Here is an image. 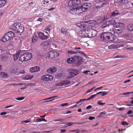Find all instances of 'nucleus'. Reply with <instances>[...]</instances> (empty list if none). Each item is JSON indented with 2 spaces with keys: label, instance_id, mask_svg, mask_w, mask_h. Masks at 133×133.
<instances>
[{
  "label": "nucleus",
  "instance_id": "obj_20",
  "mask_svg": "<svg viewBox=\"0 0 133 133\" xmlns=\"http://www.w3.org/2000/svg\"><path fill=\"white\" fill-rule=\"evenodd\" d=\"M116 38V37L114 36V35L112 34V35H110V37H109L108 40L110 42H113Z\"/></svg>",
  "mask_w": 133,
  "mask_h": 133
},
{
  "label": "nucleus",
  "instance_id": "obj_35",
  "mask_svg": "<svg viewBox=\"0 0 133 133\" xmlns=\"http://www.w3.org/2000/svg\"><path fill=\"white\" fill-rule=\"evenodd\" d=\"M42 121H44L45 122H46V121L45 120V119L44 118H38L36 119V122H39Z\"/></svg>",
  "mask_w": 133,
  "mask_h": 133
},
{
  "label": "nucleus",
  "instance_id": "obj_31",
  "mask_svg": "<svg viewBox=\"0 0 133 133\" xmlns=\"http://www.w3.org/2000/svg\"><path fill=\"white\" fill-rule=\"evenodd\" d=\"M80 7L81 8L82 11H83V12L86 11L88 9V7H86L83 5H82Z\"/></svg>",
  "mask_w": 133,
  "mask_h": 133
},
{
  "label": "nucleus",
  "instance_id": "obj_48",
  "mask_svg": "<svg viewBox=\"0 0 133 133\" xmlns=\"http://www.w3.org/2000/svg\"><path fill=\"white\" fill-rule=\"evenodd\" d=\"M56 96H53L52 97H50L47 98H46L45 99H43V101L45 100H47L48 99H53V98H54L55 97H56Z\"/></svg>",
  "mask_w": 133,
  "mask_h": 133
},
{
  "label": "nucleus",
  "instance_id": "obj_53",
  "mask_svg": "<svg viewBox=\"0 0 133 133\" xmlns=\"http://www.w3.org/2000/svg\"><path fill=\"white\" fill-rule=\"evenodd\" d=\"M93 90V89H91L89 90H88L85 93V94H86L87 93H89L90 92H91V91H92Z\"/></svg>",
  "mask_w": 133,
  "mask_h": 133
},
{
  "label": "nucleus",
  "instance_id": "obj_46",
  "mask_svg": "<svg viewBox=\"0 0 133 133\" xmlns=\"http://www.w3.org/2000/svg\"><path fill=\"white\" fill-rule=\"evenodd\" d=\"M63 119H55L53 120V121L54 122L57 121H61L62 122L63 121Z\"/></svg>",
  "mask_w": 133,
  "mask_h": 133
},
{
  "label": "nucleus",
  "instance_id": "obj_57",
  "mask_svg": "<svg viewBox=\"0 0 133 133\" xmlns=\"http://www.w3.org/2000/svg\"><path fill=\"white\" fill-rule=\"evenodd\" d=\"M95 118V117L92 116H90L88 118L89 120H92L93 119H94Z\"/></svg>",
  "mask_w": 133,
  "mask_h": 133
},
{
  "label": "nucleus",
  "instance_id": "obj_42",
  "mask_svg": "<svg viewBox=\"0 0 133 133\" xmlns=\"http://www.w3.org/2000/svg\"><path fill=\"white\" fill-rule=\"evenodd\" d=\"M60 42L61 44H65L67 43V41L66 39H62L61 41Z\"/></svg>",
  "mask_w": 133,
  "mask_h": 133
},
{
  "label": "nucleus",
  "instance_id": "obj_49",
  "mask_svg": "<svg viewBox=\"0 0 133 133\" xmlns=\"http://www.w3.org/2000/svg\"><path fill=\"white\" fill-rule=\"evenodd\" d=\"M48 37V36L46 35H45L44 34H43V36L42 39H46Z\"/></svg>",
  "mask_w": 133,
  "mask_h": 133
},
{
  "label": "nucleus",
  "instance_id": "obj_44",
  "mask_svg": "<svg viewBox=\"0 0 133 133\" xmlns=\"http://www.w3.org/2000/svg\"><path fill=\"white\" fill-rule=\"evenodd\" d=\"M117 12L116 11H114L112 14L111 16H115L116 15H118V14Z\"/></svg>",
  "mask_w": 133,
  "mask_h": 133
},
{
  "label": "nucleus",
  "instance_id": "obj_60",
  "mask_svg": "<svg viewBox=\"0 0 133 133\" xmlns=\"http://www.w3.org/2000/svg\"><path fill=\"white\" fill-rule=\"evenodd\" d=\"M115 58H122V55H117L115 57Z\"/></svg>",
  "mask_w": 133,
  "mask_h": 133
},
{
  "label": "nucleus",
  "instance_id": "obj_3",
  "mask_svg": "<svg viewBox=\"0 0 133 133\" xmlns=\"http://www.w3.org/2000/svg\"><path fill=\"white\" fill-rule=\"evenodd\" d=\"M10 29L14 31L16 33H22L23 31L24 28L21 24L15 23L11 26Z\"/></svg>",
  "mask_w": 133,
  "mask_h": 133
},
{
  "label": "nucleus",
  "instance_id": "obj_40",
  "mask_svg": "<svg viewBox=\"0 0 133 133\" xmlns=\"http://www.w3.org/2000/svg\"><path fill=\"white\" fill-rule=\"evenodd\" d=\"M97 94H95L91 95L90 97L87 99L88 100H90L91 99L95 97Z\"/></svg>",
  "mask_w": 133,
  "mask_h": 133
},
{
  "label": "nucleus",
  "instance_id": "obj_56",
  "mask_svg": "<svg viewBox=\"0 0 133 133\" xmlns=\"http://www.w3.org/2000/svg\"><path fill=\"white\" fill-rule=\"evenodd\" d=\"M7 113L5 112H1L0 113V115L1 116L5 115L7 114Z\"/></svg>",
  "mask_w": 133,
  "mask_h": 133
},
{
  "label": "nucleus",
  "instance_id": "obj_61",
  "mask_svg": "<svg viewBox=\"0 0 133 133\" xmlns=\"http://www.w3.org/2000/svg\"><path fill=\"white\" fill-rule=\"evenodd\" d=\"M133 111H132L131 110H129L127 112V114H130L131 113H132V112Z\"/></svg>",
  "mask_w": 133,
  "mask_h": 133
},
{
  "label": "nucleus",
  "instance_id": "obj_55",
  "mask_svg": "<svg viewBox=\"0 0 133 133\" xmlns=\"http://www.w3.org/2000/svg\"><path fill=\"white\" fill-rule=\"evenodd\" d=\"M45 30L46 31H49V32L50 31V29L49 28V27H46L45 28Z\"/></svg>",
  "mask_w": 133,
  "mask_h": 133
},
{
  "label": "nucleus",
  "instance_id": "obj_26",
  "mask_svg": "<svg viewBox=\"0 0 133 133\" xmlns=\"http://www.w3.org/2000/svg\"><path fill=\"white\" fill-rule=\"evenodd\" d=\"M128 30L130 31L133 30V25L132 23L129 24L128 26Z\"/></svg>",
  "mask_w": 133,
  "mask_h": 133
},
{
  "label": "nucleus",
  "instance_id": "obj_14",
  "mask_svg": "<svg viewBox=\"0 0 133 133\" xmlns=\"http://www.w3.org/2000/svg\"><path fill=\"white\" fill-rule=\"evenodd\" d=\"M70 81L69 80L62 81L56 84L57 86H62L65 85H67L70 83Z\"/></svg>",
  "mask_w": 133,
  "mask_h": 133
},
{
  "label": "nucleus",
  "instance_id": "obj_32",
  "mask_svg": "<svg viewBox=\"0 0 133 133\" xmlns=\"http://www.w3.org/2000/svg\"><path fill=\"white\" fill-rule=\"evenodd\" d=\"M67 31V30L64 28H62L61 30V32L63 34H66Z\"/></svg>",
  "mask_w": 133,
  "mask_h": 133
},
{
  "label": "nucleus",
  "instance_id": "obj_64",
  "mask_svg": "<svg viewBox=\"0 0 133 133\" xmlns=\"http://www.w3.org/2000/svg\"><path fill=\"white\" fill-rule=\"evenodd\" d=\"M25 71L24 70H23L22 71L19 72L20 73L24 74L25 73Z\"/></svg>",
  "mask_w": 133,
  "mask_h": 133
},
{
  "label": "nucleus",
  "instance_id": "obj_24",
  "mask_svg": "<svg viewBox=\"0 0 133 133\" xmlns=\"http://www.w3.org/2000/svg\"><path fill=\"white\" fill-rule=\"evenodd\" d=\"M19 60L21 61H26L24 53L21 55L20 56Z\"/></svg>",
  "mask_w": 133,
  "mask_h": 133
},
{
  "label": "nucleus",
  "instance_id": "obj_51",
  "mask_svg": "<svg viewBox=\"0 0 133 133\" xmlns=\"http://www.w3.org/2000/svg\"><path fill=\"white\" fill-rule=\"evenodd\" d=\"M68 105L69 104L68 103H64L61 104L60 105V106L63 107L66 105Z\"/></svg>",
  "mask_w": 133,
  "mask_h": 133
},
{
  "label": "nucleus",
  "instance_id": "obj_5",
  "mask_svg": "<svg viewBox=\"0 0 133 133\" xmlns=\"http://www.w3.org/2000/svg\"><path fill=\"white\" fill-rule=\"evenodd\" d=\"M115 21L113 19H111L109 21H107L105 23H103L101 27L102 28H106V29L107 31H109L110 30V28L109 26L111 25H114L116 24Z\"/></svg>",
  "mask_w": 133,
  "mask_h": 133
},
{
  "label": "nucleus",
  "instance_id": "obj_59",
  "mask_svg": "<svg viewBox=\"0 0 133 133\" xmlns=\"http://www.w3.org/2000/svg\"><path fill=\"white\" fill-rule=\"evenodd\" d=\"M105 113L106 112L105 111L102 112L99 114V116H101L103 114H105Z\"/></svg>",
  "mask_w": 133,
  "mask_h": 133
},
{
  "label": "nucleus",
  "instance_id": "obj_38",
  "mask_svg": "<svg viewBox=\"0 0 133 133\" xmlns=\"http://www.w3.org/2000/svg\"><path fill=\"white\" fill-rule=\"evenodd\" d=\"M43 32H40L38 34V37L39 38L42 39L43 36Z\"/></svg>",
  "mask_w": 133,
  "mask_h": 133
},
{
  "label": "nucleus",
  "instance_id": "obj_50",
  "mask_svg": "<svg viewBox=\"0 0 133 133\" xmlns=\"http://www.w3.org/2000/svg\"><path fill=\"white\" fill-rule=\"evenodd\" d=\"M66 124L68 126H70L73 124V123L72 122H68Z\"/></svg>",
  "mask_w": 133,
  "mask_h": 133
},
{
  "label": "nucleus",
  "instance_id": "obj_8",
  "mask_svg": "<svg viewBox=\"0 0 133 133\" xmlns=\"http://www.w3.org/2000/svg\"><path fill=\"white\" fill-rule=\"evenodd\" d=\"M59 54L56 51H49L48 54L46 58L51 59L59 56Z\"/></svg>",
  "mask_w": 133,
  "mask_h": 133
},
{
  "label": "nucleus",
  "instance_id": "obj_54",
  "mask_svg": "<svg viewBox=\"0 0 133 133\" xmlns=\"http://www.w3.org/2000/svg\"><path fill=\"white\" fill-rule=\"evenodd\" d=\"M131 93H133V92H127L124 93H123V95H128Z\"/></svg>",
  "mask_w": 133,
  "mask_h": 133
},
{
  "label": "nucleus",
  "instance_id": "obj_4",
  "mask_svg": "<svg viewBox=\"0 0 133 133\" xmlns=\"http://www.w3.org/2000/svg\"><path fill=\"white\" fill-rule=\"evenodd\" d=\"M118 24L119 25H115L113 28V31L115 34H119L122 32V30L124 28L123 24L121 23L119 24V23Z\"/></svg>",
  "mask_w": 133,
  "mask_h": 133
},
{
  "label": "nucleus",
  "instance_id": "obj_41",
  "mask_svg": "<svg viewBox=\"0 0 133 133\" xmlns=\"http://www.w3.org/2000/svg\"><path fill=\"white\" fill-rule=\"evenodd\" d=\"M33 76L27 75L25 77V78L26 79H29L32 78Z\"/></svg>",
  "mask_w": 133,
  "mask_h": 133
},
{
  "label": "nucleus",
  "instance_id": "obj_18",
  "mask_svg": "<svg viewBox=\"0 0 133 133\" xmlns=\"http://www.w3.org/2000/svg\"><path fill=\"white\" fill-rule=\"evenodd\" d=\"M10 39L9 37L6 34H5L2 38L1 40L2 42H5Z\"/></svg>",
  "mask_w": 133,
  "mask_h": 133
},
{
  "label": "nucleus",
  "instance_id": "obj_11",
  "mask_svg": "<svg viewBox=\"0 0 133 133\" xmlns=\"http://www.w3.org/2000/svg\"><path fill=\"white\" fill-rule=\"evenodd\" d=\"M53 78L52 76L46 74L42 76V79L44 81H51L53 79Z\"/></svg>",
  "mask_w": 133,
  "mask_h": 133
},
{
  "label": "nucleus",
  "instance_id": "obj_43",
  "mask_svg": "<svg viewBox=\"0 0 133 133\" xmlns=\"http://www.w3.org/2000/svg\"><path fill=\"white\" fill-rule=\"evenodd\" d=\"M80 8L79 6H78L77 7L76 11H77V15H79L80 14Z\"/></svg>",
  "mask_w": 133,
  "mask_h": 133
},
{
  "label": "nucleus",
  "instance_id": "obj_33",
  "mask_svg": "<svg viewBox=\"0 0 133 133\" xmlns=\"http://www.w3.org/2000/svg\"><path fill=\"white\" fill-rule=\"evenodd\" d=\"M82 5H83L86 7H88V9L91 6V4L90 3H85Z\"/></svg>",
  "mask_w": 133,
  "mask_h": 133
},
{
  "label": "nucleus",
  "instance_id": "obj_2",
  "mask_svg": "<svg viewBox=\"0 0 133 133\" xmlns=\"http://www.w3.org/2000/svg\"><path fill=\"white\" fill-rule=\"evenodd\" d=\"M83 58L79 55H74L71 58H68L67 62L68 63H73L74 66L76 67L79 66L81 64Z\"/></svg>",
  "mask_w": 133,
  "mask_h": 133
},
{
  "label": "nucleus",
  "instance_id": "obj_45",
  "mask_svg": "<svg viewBox=\"0 0 133 133\" xmlns=\"http://www.w3.org/2000/svg\"><path fill=\"white\" fill-rule=\"evenodd\" d=\"M24 98V97H17L15 98V99L18 101L22 100Z\"/></svg>",
  "mask_w": 133,
  "mask_h": 133
},
{
  "label": "nucleus",
  "instance_id": "obj_28",
  "mask_svg": "<svg viewBox=\"0 0 133 133\" xmlns=\"http://www.w3.org/2000/svg\"><path fill=\"white\" fill-rule=\"evenodd\" d=\"M101 94L102 96H103L107 95L108 94V92H107L106 91H100L97 93L96 94Z\"/></svg>",
  "mask_w": 133,
  "mask_h": 133
},
{
  "label": "nucleus",
  "instance_id": "obj_37",
  "mask_svg": "<svg viewBox=\"0 0 133 133\" xmlns=\"http://www.w3.org/2000/svg\"><path fill=\"white\" fill-rule=\"evenodd\" d=\"M102 100H99L97 102V104L99 105H102L105 104V103H102Z\"/></svg>",
  "mask_w": 133,
  "mask_h": 133
},
{
  "label": "nucleus",
  "instance_id": "obj_7",
  "mask_svg": "<svg viewBox=\"0 0 133 133\" xmlns=\"http://www.w3.org/2000/svg\"><path fill=\"white\" fill-rule=\"evenodd\" d=\"M68 72H69L68 76L67 77L68 78H72L77 75L78 74L77 70L73 69H68Z\"/></svg>",
  "mask_w": 133,
  "mask_h": 133
},
{
  "label": "nucleus",
  "instance_id": "obj_25",
  "mask_svg": "<svg viewBox=\"0 0 133 133\" xmlns=\"http://www.w3.org/2000/svg\"><path fill=\"white\" fill-rule=\"evenodd\" d=\"M119 46L118 45H115L114 44H111V45L109 46H108V48L109 49H115L118 47Z\"/></svg>",
  "mask_w": 133,
  "mask_h": 133
},
{
  "label": "nucleus",
  "instance_id": "obj_13",
  "mask_svg": "<svg viewBox=\"0 0 133 133\" xmlns=\"http://www.w3.org/2000/svg\"><path fill=\"white\" fill-rule=\"evenodd\" d=\"M77 7L71 8L68 9V13L70 14L73 15H77L76 11Z\"/></svg>",
  "mask_w": 133,
  "mask_h": 133
},
{
  "label": "nucleus",
  "instance_id": "obj_58",
  "mask_svg": "<svg viewBox=\"0 0 133 133\" xmlns=\"http://www.w3.org/2000/svg\"><path fill=\"white\" fill-rule=\"evenodd\" d=\"M92 106L91 105H89L86 108V109H90L91 108H92Z\"/></svg>",
  "mask_w": 133,
  "mask_h": 133
},
{
  "label": "nucleus",
  "instance_id": "obj_62",
  "mask_svg": "<svg viewBox=\"0 0 133 133\" xmlns=\"http://www.w3.org/2000/svg\"><path fill=\"white\" fill-rule=\"evenodd\" d=\"M30 121L27 120H26L25 121H22V123L24 122V123H28Z\"/></svg>",
  "mask_w": 133,
  "mask_h": 133
},
{
  "label": "nucleus",
  "instance_id": "obj_16",
  "mask_svg": "<svg viewBox=\"0 0 133 133\" xmlns=\"http://www.w3.org/2000/svg\"><path fill=\"white\" fill-rule=\"evenodd\" d=\"M26 61L30 59L32 57L31 54L29 52L24 53Z\"/></svg>",
  "mask_w": 133,
  "mask_h": 133
},
{
  "label": "nucleus",
  "instance_id": "obj_34",
  "mask_svg": "<svg viewBox=\"0 0 133 133\" xmlns=\"http://www.w3.org/2000/svg\"><path fill=\"white\" fill-rule=\"evenodd\" d=\"M1 60L2 61H7L8 60L7 57L2 56L1 58Z\"/></svg>",
  "mask_w": 133,
  "mask_h": 133
},
{
  "label": "nucleus",
  "instance_id": "obj_29",
  "mask_svg": "<svg viewBox=\"0 0 133 133\" xmlns=\"http://www.w3.org/2000/svg\"><path fill=\"white\" fill-rule=\"evenodd\" d=\"M19 53L18 52H17L16 54L14 55V60H16L18 58Z\"/></svg>",
  "mask_w": 133,
  "mask_h": 133
},
{
  "label": "nucleus",
  "instance_id": "obj_1",
  "mask_svg": "<svg viewBox=\"0 0 133 133\" xmlns=\"http://www.w3.org/2000/svg\"><path fill=\"white\" fill-rule=\"evenodd\" d=\"M77 26L82 29H84L87 31V37L91 38L94 37L97 34V31L92 29L94 26V24L90 23L88 25L85 24H83V22H81L77 25Z\"/></svg>",
  "mask_w": 133,
  "mask_h": 133
},
{
  "label": "nucleus",
  "instance_id": "obj_19",
  "mask_svg": "<svg viewBox=\"0 0 133 133\" xmlns=\"http://www.w3.org/2000/svg\"><path fill=\"white\" fill-rule=\"evenodd\" d=\"M6 34L9 37L10 39L14 38V33L12 31H9Z\"/></svg>",
  "mask_w": 133,
  "mask_h": 133
},
{
  "label": "nucleus",
  "instance_id": "obj_10",
  "mask_svg": "<svg viewBox=\"0 0 133 133\" xmlns=\"http://www.w3.org/2000/svg\"><path fill=\"white\" fill-rule=\"evenodd\" d=\"M81 49V48L80 47L77 48L75 47V48L74 49L77 50L76 52H74V51L71 50H68L67 52V54L69 55H72L73 54H76L78 53L84 55L85 54L83 52L77 50V49Z\"/></svg>",
  "mask_w": 133,
  "mask_h": 133
},
{
  "label": "nucleus",
  "instance_id": "obj_21",
  "mask_svg": "<svg viewBox=\"0 0 133 133\" xmlns=\"http://www.w3.org/2000/svg\"><path fill=\"white\" fill-rule=\"evenodd\" d=\"M38 37L36 35L34 34L31 38L32 42L34 43L38 39Z\"/></svg>",
  "mask_w": 133,
  "mask_h": 133
},
{
  "label": "nucleus",
  "instance_id": "obj_23",
  "mask_svg": "<svg viewBox=\"0 0 133 133\" xmlns=\"http://www.w3.org/2000/svg\"><path fill=\"white\" fill-rule=\"evenodd\" d=\"M8 77V75L7 73L4 72L0 73V77L1 78H6Z\"/></svg>",
  "mask_w": 133,
  "mask_h": 133
},
{
  "label": "nucleus",
  "instance_id": "obj_36",
  "mask_svg": "<svg viewBox=\"0 0 133 133\" xmlns=\"http://www.w3.org/2000/svg\"><path fill=\"white\" fill-rule=\"evenodd\" d=\"M6 3V1H0V7L3 6Z\"/></svg>",
  "mask_w": 133,
  "mask_h": 133
},
{
  "label": "nucleus",
  "instance_id": "obj_6",
  "mask_svg": "<svg viewBox=\"0 0 133 133\" xmlns=\"http://www.w3.org/2000/svg\"><path fill=\"white\" fill-rule=\"evenodd\" d=\"M112 35V33L110 32H104L101 35V38L102 41L106 42L109 39V37Z\"/></svg>",
  "mask_w": 133,
  "mask_h": 133
},
{
  "label": "nucleus",
  "instance_id": "obj_9",
  "mask_svg": "<svg viewBox=\"0 0 133 133\" xmlns=\"http://www.w3.org/2000/svg\"><path fill=\"white\" fill-rule=\"evenodd\" d=\"M81 3L80 1H69L68 5L71 8L76 6L77 5H80Z\"/></svg>",
  "mask_w": 133,
  "mask_h": 133
},
{
  "label": "nucleus",
  "instance_id": "obj_52",
  "mask_svg": "<svg viewBox=\"0 0 133 133\" xmlns=\"http://www.w3.org/2000/svg\"><path fill=\"white\" fill-rule=\"evenodd\" d=\"M78 131L77 132H76L75 133H78L80 132V131L79 129L74 130H71V131H70V132H72L76 131Z\"/></svg>",
  "mask_w": 133,
  "mask_h": 133
},
{
  "label": "nucleus",
  "instance_id": "obj_17",
  "mask_svg": "<svg viewBox=\"0 0 133 133\" xmlns=\"http://www.w3.org/2000/svg\"><path fill=\"white\" fill-rule=\"evenodd\" d=\"M56 70V69L54 67H51V68L47 69V71L49 73L52 74L55 72Z\"/></svg>",
  "mask_w": 133,
  "mask_h": 133
},
{
  "label": "nucleus",
  "instance_id": "obj_22",
  "mask_svg": "<svg viewBox=\"0 0 133 133\" xmlns=\"http://www.w3.org/2000/svg\"><path fill=\"white\" fill-rule=\"evenodd\" d=\"M50 42V40H48L47 41H45L42 43V45L43 46H47L49 45Z\"/></svg>",
  "mask_w": 133,
  "mask_h": 133
},
{
  "label": "nucleus",
  "instance_id": "obj_15",
  "mask_svg": "<svg viewBox=\"0 0 133 133\" xmlns=\"http://www.w3.org/2000/svg\"><path fill=\"white\" fill-rule=\"evenodd\" d=\"M40 70L38 66H35L30 69V71L31 72H37Z\"/></svg>",
  "mask_w": 133,
  "mask_h": 133
},
{
  "label": "nucleus",
  "instance_id": "obj_12",
  "mask_svg": "<svg viewBox=\"0 0 133 133\" xmlns=\"http://www.w3.org/2000/svg\"><path fill=\"white\" fill-rule=\"evenodd\" d=\"M81 29L82 30L79 31V36L83 38L87 37V34L86 31L85 30L83 29Z\"/></svg>",
  "mask_w": 133,
  "mask_h": 133
},
{
  "label": "nucleus",
  "instance_id": "obj_27",
  "mask_svg": "<svg viewBox=\"0 0 133 133\" xmlns=\"http://www.w3.org/2000/svg\"><path fill=\"white\" fill-rule=\"evenodd\" d=\"M18 69L17 68H15L13 69H12L10 71V72L11 74H16L18 72Z\"/></svg>",
  "mask_w": 133,
  "mask_h": 133
},
{
  "label": "nucleus",
  "instance_id": "obj_30",
  "mask_svg": "<svg viewBox=\"0 0 133 133\" xmlns=\"http://www.w3.org/2000/svg\"><path fill=\"white\" fill-rule=\"evenodd\" d=\"M108 4V3L106 2V3H104L102 4V5L101 6H99L98 5L96 6H95V8H101V7H103L105 5H107Z\"/></svg>",
  "mask_w": 133,
  "mask_h": 133
},
{
  "label": "nucleus",
  "instance_id": "obj_39",
  "mask_svg": "<svg viewBox=\"0 0 133 133\" xmlns=\"http://www.w3.org/2000/svg\"><path fill=\"white\" fill-rule=\"evenodd\" d=\"M86 100H87V99H81L80 100L78 101L77 102H76V103L77 104H78L81 102H83L84 101H86Z\"/></svg>",
  "mask_w": 133,
  "mask_h": 133
},
{
  "label": "nucleus",
  "instance_id": "obj_63",
  "mask_svg": "<svg viewBox=\"0 0 133 133\" xmlns=\"http://www.w3.org/2000/svg\"><path fill=\"white\" fill-rule=\"evenodd\" d=\"M90 71H88V70H86L83 72V73L85 74H87L88 72H89Z\"/></svg>",
  "mask_w": 133,
  "mask_h": 133
},
{
  "label": "nucleus",
  "instance_id": "obj_47",
  "mask_svg": "<svg viewBox=\"0 0 133 133\" xmlns=\"http://www.w3.org/2000/svg\"><path fill=\"white\" fill-rule=\"evenodd\" d=\"M121 124L124 125H128V123H127L125 121H122L121 122Z\"/></svg>",
  "mask_w": 133,
  "mask_h": 133
}]
</instances>
